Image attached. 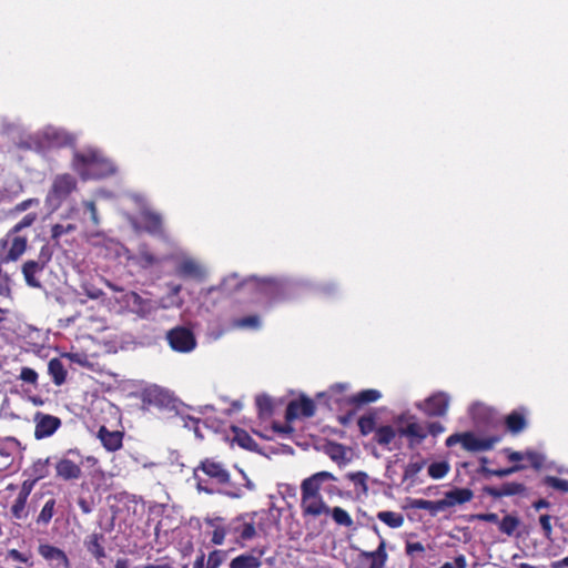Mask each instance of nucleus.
Wrapping results in <instances>:
<instances>
[{
    "mask_svg": "<svg viewBox=\"0 0 568 568\" xmlns=\"http://www.w3.org/2000/svg\"><path fill=\"white\" fill-rule=\"evenodd\" d=\"M337 478L329 471L322 470L304 478L301 483V513L304 519H317L321 516H331L338 526L351 528L354 525L352 516L342 507H329L324 500L321 490L328 496H342V490L334 484Z\"/></svg>",
    "mask_w": 568,
    "mask_h": 568,
    "instance_id": "nucleus-1",
    "label": "nucleus"
},
{
    "mask_svg": "<svg viewBox=\"0 0 568 568\" xmlns=\"http://www.w3.org/2000/svg\"><path fill=\"white\" fill-rule=\"evenodd\" d=\"M195 487L199 493L207 495L222 494L230 498H240L243 489L231 481V474L221 462L205 458L193 470Z\"/></svg>",
    "mask_w": 568,
    "mask_h": 568,
    "instance_id": "nucleus-2",
    "label": "nucleus"
},
{
    "mask_svg": "<svg viewBox=\"0 0 568 568\" xmlns=\"http://www.w3.org/2000/svg\"><path fill=\"white\" fill-rule=\"evenodd\" d=\"M272 524V515L268 510L248 511L232 518L227 523L226 531L230 540L243 548L247 541L257 536L258 531L267 535Z\"/></svg>",
    "mask_w": 568,
    "mask_h": 568,
    "instance_id": "nucleus-3",
    "label": "nucleus"
},
{
    "mask_svg": "<svg viewBox=\"0 0 568 568\" xmlns=\"http://www.w3.org/2000/svg\"><path fill=\"white\" fill-rule=\"evenodd\" d=\"M72 168L87 179H101L115 173L113 163L95 149L78 151L73 155Z\"/></svg>",
    "mask_w": 568,
    "mask_h": 568,
    "instance_id": "nucleus-4",
    "label": "nucleus"
},
{
    "mask_svg": "<svg viewBox=\"0 0 568 568\" xmlns=\"http://www.w3.org/2000/svg\"><path fill=\"white\" fill-rule=\"evenodd\" d=\"M500 440L497 436H489L485 438L477 437L471 432L456 433L450 435L446 439V446L452 447L457 443L462 444V447L470 453L487 452L494 448V446Z\"/></svg>",
    "mask_w": 568,
    "mask_h": 568,
    "instance_id": "nucleus-5",
    "label": "nucleus"
},
{
    "mask_svg": "<svg viewBox=\"0 0 568 568\" xmlns=\"http://www.w3.org/2000/svg\"><path fill=\"white\" fill-rule=\"evenodd\" d=\"M143 407L158 408L160 410H175L176 398L168 389L158 385H152L143 389L141 395Z\"/></svg>",
    "mask_w": 568,
    "mask_h": 568,
    "instance_id": "nucleus-6",
    "label": "nucleus"
},
{
    "mask_svg": "<svg viewBox=\"0 0 568 568\" xmlns=\"http://www.w3.org/2000/svg\"><path fill=\"white\" fill-rule=\"evenodd\" d=\"M28 248V239L20 234H11L8 231L0 240V263L17 262Z\"/></svg>",
    "mask_w": 568,
    "mask_h": 568,
    "instance_id": "nucleus-7",
    "label": "nucleus"
},
{
    "mask_svg": "<svg viewBox=\"0 0 568 568\" xmlns=\"http://www.w3.org/2000/svg\"><path fill=\"white\" fill-rule=\"evenodd\" d=\"M77 189V180L69 173L58 174L47 195V203L58 207Z\"/></svg>",
    "mask_w": 568,
    "mask_h": 568,
    "instance_id": "nucleus-8",
    "label": "nucleus"
},
{
    "mask_svg": "<svg viewBox=\"0 0 568 568\" xmlns=\"http://www.w3.org/2000/svg\"><path fill=\"white\" fill-rule=\"evenodd\" d=\"M81 454L80 450L69 449L65 455L60 458L55 464V475L57 477L68 481V480H77L81 477Z\"/></svg>",
    "mask_w": 568,
    "mask_h": 568,
    "instance_id": "nucleus-9",
    "label": "nucleus"
},
{
    "mask_svg": "<svg viewBox=\"0 0 568 568\" xmlns=\"http://www.w3.org/2000/svg\"><path fill=\"white\" fill-rule=\"evenodd\" d=\"M387 558L386 542L382 539L374 551L358 550L352 559L351 568H385Z\"/></svg>",
    "mask_w": 568,
    "mask_h": 568,
    "instance_id": "nucleus-10",
    "label": "nucleus"
},
{
    "mask_svg": "<svg viewBox=\"0 0 568 568\" xmlns=\"http://www.w3.org/2000/svg\"><path fill=\"white\" fill-rule=\"evenodd\" d=\"M165 339L170 347L178 353H190L196 347L194 333L185 326H175L169 329Z\"/></svg>",
    "mask_w": 568,
    "mask_h": 568,
    "instance_id": "nucleus-11",
    "label": "nucleus"
},
{
    "mask_svg": "<svg viewBox=\"0 0 568 568\" xmlns=\"http://www.w3.org/2000/svg\"><path fill=\"white\" fill-rule=\"evenodd\" d=\"M34 437L43 439L52 436L61 426V419L57 416L37 412L34 414Z\"/></svg>",
    "mask_w": 568,
    "mask_h": 568,
    "instance_id": "nucleus-12",
    "label": "nucleus"
},
{
    "mask_svg": "<svg viewBox=\"0 0 568 568\" xmlns=\"http://www.w3.org/2000/svg\"><path fill=\"white\" fill-rule=\"evenodd\" d=\"M315 403L305 396H302L298 400H291L285 410V419L287 423L302 417H312L315 415Z\"/></svg>",
    "mask_w": 568,
    "mask_h": 568,
    "instance_id": "nucleus-13",
    "label": "nucleus"
},
{
    "mask_svg": "<svg viewBox=\"0 0 568 568\" xmlns=\"http://www.w3.org/2000/svg\"><path fill=\"white\" fill-rule=\"evenodd\" d=\"M473 496L474 494L469 488H454L445 493L444 498L438 501L436 507H434L433 504L428 501V509H438L463 505L470 501Z\"/></svg>",
    "mask_w": 568,
    "mask_h": 568,
    "instance_id": "nucleus-14",
    "label": "nucleus"
},
{
    "mask_svg": "<svg viewBox=\"0 0 568 568\" xmlns=\"http://www.w3.org/2000/svg\"><path fill=\"white\" fill-rule=\"evenodd\" d=\"M483 491L490 497L503 498L524 494L526 491V486L521 483L509 481L504 483L500 487L485 486Z\"/></svg>",
    "mask_w": 568,
    "mask_h": 568,
    "instance_id": "nucleus-15",
    "label": "nucleus"
},
{
    "mask_svg": "<svg viewBox=\"0 0 568 568\" xmlns=\"http://www.w3.org/2000/svg\"><path fill=\"white\" fill-rule=\"evenodd\" d=\"M405 552L409 557V568H426V550L420 541L406 540Z\"/></svg>",
    "mask_w": 568,
    "mask_h": 568,
    "instance_id": "nucleus-16",
    "label": "nucleus"
},
{
    "mask_svg": "<svg viewBox=\"0 0 568 568\" xmlns=\"http://www.w3.org/2000/svg\"><path fill=\"white\" fill-rule=\"evenodd\" d=\"M98 438L108 452H116L122 448L123 433L119 430H109L102 425L98 430Z\"/></svg>",
    "mask_w": 568,
    "mask_h": 568,
    "instance_id": "nucleus-17",
    "label": "nucleus"
},
{
    "mask_svg": "<svg viewBox=\"0 0 568 568\" xmlns=\"http://www.w3.org/2000/svg\"><path fill=\"white\" fill-rule=\"evenodd\" d=\"M204 523L207 527L212 528L211 532V542L213 545H223L226 537L229 536V531H226L227 524L224 523V518L222 517H214L210 518L206 517L204 519Z\"/></svg>",
    "mask_w": 568,
    "mask_h": 568,
    "instance_id": "nucleus-18",
    "label": "nucleus"
},
{
    "mask_svg": "<svg viewBox=\"0 0 568 568\" xmlns=\"http://www.w3.org/2000/svg\"><path fill=\"white\" fill-rule=\"evenodd\" d=\"M382 397V394L377 389L368 388L361 390L346 398V404L353 406L355 409L361 408L364 405L375 403Z\"/></svg>",
    "mask_w": 568,
    "mask_h": 568,
    "instance_id": "nucleus-19",
    "label": "nucleus"
},
{
    "mask_svg": "<svg viewBox=\"0 0 568 568\" xmlns=\"http://www.w3.org/2000/svg\"><path fill=\"white\" fill-rule=\"evenodd\" d=\"M142 227L152 235H161L163 233V221L160 214L145 211L141 214Z\"/></svg>",
    "mask_w": 568,
    "mask_h": 568,
    "instance_id": "nucleus-20",
    "label": "nucleus"
},
{
    "mask_svg": "<svg viewBox=\"0 0 568 568\" xmlns=\"http://www.w3.org/2000/svg\"><path fill=\"white\" fill-rule=\"evenodd\" d=\"M257 288L271 301L275 302L284 297V285L276 280H263L257 283Z\"/></svg>",
    "mask_w": 568,
    "mask_h": 568,
    "instance_id": "nucleus-21",
    "label": "nucleus"
},
{
    "mask_svg": "<svg viewBox=\"0 0 568 568\" xmlns=\"http://www.w3.org/2000/svg\"><path fill=\"white\" fill-rule=\"evenodd\" d=\"M38 552L45 560H55L62 564L64 568H69L70 566V561L67 554L55 546L49 544H41L38 547Z\"/></svg>",
    "mask_w": 568,
    "mask_h": 568,
    "instance_id": "nucleus-22",
    "label": "nucleus"
},
{
    "mask_svg": "<svg viewBox=\"0 0 568 568\" xmlns=\"http://www.w3.org/2000/svg\"><path fill=\"white\" fill-rule=\"evenodd\" d=\"M449 397L445 393H436L428 397V416H444L448 409Z\"/></svg>",
    "mask_w": 568,
    "mask_h": 568,
    "instance_id": "nucleus-23",
    "label": "nucleus"
},
{
    "mask_svg": "<svg viewBox=\"0 0 568 568\" xmlns=\"http://www.w3.org/2000/svg\"><path fill=\"white\" fill-rule=\"evenodd\" d=\"M264 555V550H258V555L255 556L252 552L242 554L233 558L230 562V568H260L262 566L261 557Z\"/></svg>",
    "mask_w": 568,
    "mask_h": 568,
    "instance_id": "nucleus-24",
    "label": "nucleus"
},
{
    "mask_svg": "<svg viewBox=\"0 0 568 568\" xmlns=\"http://www.w3.org/2000/svg\"><path fill=\"white\" fill-rule=\"evenodd\" d=\"M505 426L514 435L521 433L527 427L525 410L516 409L509 413L505 418Z\"/></svg>",
    "mask_w": 568,
    "mask_h": 568,
    "instance_id": "nucleus-25",
    "label": "nucleus"
},
{
    "mask_svg": "<svg viewBox=\"0 0 568 568\" xmlns=\"http://www.w3.org/2000/svg\"><path fill=\"white\" fill-rule=\"evenodd\" d=\"M44 268L36 263L34 260L26 261L22 265V274L28 286L33 288H40L41 282L36 277L38 273H41Z\"/></svg>",
    "mask_w": 568,
    "mask_h": 568,
    "instance_id": "nucleus-26",
    "label": "nucleus"
},
{
    "mask_svg": "<svg viewBox=\"0 0 568 568\" xmlns=\"http://www.w3.org/2000/svg\"><path fill=\"white\" fill-rule=\"evenodd\" d=\"M57 513V499L50 496L43 504L36 523L39 526H48Z\"/></svg>",
    "mask_w": 568,
    "mask_h": 568,
    "instance_id": "nucleus-27",
    "label": "nucleus"
},
{
    "mask_svg": "<svg viewBox=\"0 0 568 568\" xmlns=\"http://www.w3.org/2000/svg\"><path fill=\"white\" fill-rule=\"evenodd\" d=\"M48 373L52 377L54 385L61 386L65 383L68 373L60 358L54 357L49 361Z\"/></svg>",
    "mask_w": 568,
    "mask_h": 568,
    "instance_id": "nucleus-28",
    "label": "nucleus"
},
{
    "mask_svg": "<svg viewBox=\"0 0 568 568\" xmlns=\"http://www.w3.org/2000/svg\"><path fill=\"white\" fill-rule=\"evenodd\" d=\"M123 302L132 310V312L139 315H144L148 312V302L133 291L123 295Z\"/></svg>",
    "mask_w": 568,
    "mask_h": 568,
    "instance_id": "nucleus-29",
    "label": "nucleus"
},
{
    "mask_svg": "<svg viewBox=\"0 0 568 568\" xmlns=\"http://www.w3.org/2000/svg\"><path fill=\"white\" fill-rule=\"evenodd\" d=\"M232 432L234 434L233 440L240 447L253 450L257 446L256 442L252 438V436L246 430H244L237 426H232Z\"/></svg>",
    "mask_w": 568,
    "mask_h": 568,
    "instance_id": "nucleus-30",
    "label": "nucleus"
},
{
    "mask_svg": "<svg viewBox=\"0 0 568 568\" xmlns=\"http://www.w3.org/2000/svg\"><path fill=\"white\" fill-rule=\"evenodd\" d=\"M103 535L101 534H92L89 540L85 542L87 549L91 552L95 558L100 559L105 556L104 547L102 546Z\"/></svg>",
    "mask_w": 568,
    "mask_h": 568,
    "instance_id": "nucleus-31",
    "label": "nucleus"
},
{
    "mask_svg": "<svg viewBox=\"0 0 568 568\" xmlns=\"http://www.w3.org/2000/svg\"><path fill=\"white\" fill-rule=\"evenodd\" d=\"M396 436V430L389 426H381L375 430L374 439L382 446L389 445Z\"/></svg>",
    "mask_w": 568,
    "mask_h": 568,
    "instance_id": "nucleus-32",
    "label": "nucleus"
},
{
    "mask_svg": "<svg viewBox=\"0 0 568 568\" xmlns=\"http://www.w3.org/2000/svg\"><path fill=\"white\" fill-rule=\"evenodd\" d=\"M255 404L258 412L260 418H268L273 414V400L267 395H258L255 398Z\"/></svg>",
    "mask_w": 568,
    "mask_h": 568,
    "instance_id": "nucleus-33",
    "label": "nucleus"
},
{
    "mask_svg": "<svg viewBox=\"0 0 568 568\" xmlns=\"http://www.w3.org/2000/svg\"><path fill=\"white\" fill-rule=\"evenodd\" d=\"M376 517L382 523H384L385 525H387L390 528H398L404 523L403 515L399 513H395V511H389V510L379 511V513H377Z\"/></svg>",
    "mask_w": 568,
    "mask_h": 568,
    "instance_id": "nucleus-34",
    "label": "nucleus"
},
{
    "mask_svg": "<svg viewBox=\"0 0 568 568\" xmlns=\"http://www.w3.org/2000/svg\"><path fill=\"white\" fill-rule=\"evenodd\" d=\"M399 436L409 437L412 442H420L424 438L419 424L412 422L405 426L398 427Z\"/></svg>",
    "mask_w": 568,
    "mask_h": 568,
    "instance_id": "nucleus-35",
    "label": "nucleus"
},
{
    "mask_svg": "<svg viewBox=\"0 0 568 568\" xmlns=\"http://www.w3.org/2000/svg\"><path fill=\"white\" fill-rule=\"evenodd\" d=\"M426 460L423 458H418L417 460H410L404 471V480L410 481V485L414 484L417 475L425 467Z\"/></svg>",
    "mask_w": 568,
    "mask_h": 568,
    "instance_id": "nucleus-36",
    "label": "nucleus"
},
{
    "mask_svg": "<svg viewBox=\"0 0 568 568\" xmlns=\"http://www.w3.org/2000/svg\"><path fill=\"white\" fill-rule=\"evenodd\" d=\"M325 453L329 456V458L338 464L346 462V449L342 444L338 443H328L325 446Z\"/></svg>",
    "mask_w": 568,
    "mask_h": 568,
    "instance_id": "nucleus-37",
    "label": "nucleus"
},
{
    "mask_svg": "<svg viewBox=\"0 0 568 568\" xmlns=\"http://www.w3.org/2000/svg\"><path fill=\"white\" fill-rule=\"evenodd\" d=\"M357 425L359 428V433L363 436L369 435L371 433H373L377 429L376 428V414L369 413V414H366V415L359 417Z\"/></svg>",
    "mask_w": 568,
    "mask_h": 568,
    "instance_id": "nucleus-38",
    "label": "nucleus"
},
{
    "mask_svg": "<svg viewBox=\"0 0 568 568\" xmlns=\"http://www.w3.org/2000/svg\"><path fill=\"white\" fill-rule=\"evenodd\" d=\"M28 503V498L17 496L13 504L11 505L10 511L14 519L21 520L28 517V511L26 510Z\"/></svg>",
    "mask_w": 568,
    "mask_h": 568,
    "instance_id": "nucleus-39",
    "label": "nucleus"
},
{
    "mask_svg": "<svg viewBox=\"0 0 568 568\" xmlns=\"http://www.w3.org/2000/svg\"><path fill=\"white\" fill-rule=\"evenodd\" d=\"M499 530L507 536L514 535L515 530L520 525L518 517L513 515H506L499 523Z\"/></svg>",
    "mask_w": 568,
    "mask_h": 568,
    "instance_id": "nucleus-40",
    "label": "nucleus"
},
{
    "mask_svg": "<svg viewBox=\"0 0 568 568\" xmlns=\"http://www.w3.org/2000/svg\"><path fill=\"white\" fill-rule=\"evenodd\" d=\"M77 226L74 224H54L51 227V239L54 241L55 245H60V239L62 235L74 232Z\"/></svg>",
    "mask_w": 568,
    "mask_h": 568,
    "instance_id": "nucleus-41",
    "label": "nucleus"
},
{
    "mask_svg": "<svg viewBox=\"0 0 568 568\" xmlns=\"http://www.w3.org/2000/svg\"><path fill=\"white\" fill-rule=\"evenodd\" d=\"M525 466L524 465H513L508 468H500V469H490V468H487V467H481V471L483 474L485 475H489V476H496V477H506V476H509L516 471H519L521 469H524Z\"/></svg>",
    "mask_w": 568,
    "mask_h": 568,
    "instance_id": "nucleus-42",
    "label": "nucleus"
},
{
    "mask_svg": "<svg viewBox=\"0 0 568 568\" xmlns=\"http://www.w3.org/2000/svg\"><path fill=\"white\" fill-rule=\"evenodd\" d=\"M544 485L547 487H550L555 490H558L560 493L567 494L568 493V480L564 478H559L556 476H546L544 478Z\"/></svg>",
    "mask_w": 568,
    "mask_h": 568,
    "instance_id": "nucleus-43",
    "label": "nucleus"
},
{
    "mask_svg": "<svg viewBox=\"0 0 568 568\" xmlns=\"http://www.w3.org/2000/svg\"><path fill=\"white\" fill-rule=\"evenodd\" d=\"M233 326L236 328H252L260 327V317L257 315H248L233 321Z\"/></svg>",
    "mask_w": 568,
    "mask_h": 568,
    "instance_id": "nucleus-44",
    "label": "nucleus"
},
{
    "mask_svg": "<svg viewBox=\"0 0 568 568\" xmlns=\"http://www.w3.org/2000/svg\"><path fill=\"white\" fill-rule=\"evenodd\" d=\"M449 470V465L446 462L433 463L428 466V476L439 479L443 478Z\"/></svg>",
    "mask_w": 568,
    "mask_h": 568,
    "instance_id": "nucleus-45",
    "label": "nucleus"
},
{
    "mask_svg": "<svg viewBox=\"0 0 568 568\" xmlns=\"http://www.w3.org/2000/svg\"><path fill=\"white\" fill-rule=\"evenodd\" d=\"M551 519H552V517L550 515L544 514V515L539 516V520H538L545 539H547L549 541L554 540Z\"/></svg>",
    "mask_w": 568,
    "mask_h": 568,
    "instance_id": "nucleus-46",
    "label": "nucleus"
},
{
    "mask_svg": "<svg viewBox=\"0 0 568 568\" xmlns=\"http://www.w3.org/2000/svg\"><path fill=\"white\" fill-rule=\"evenodd\" d=\"M176 273L180 276H194L199 273V266L193 261L186 260L179 264Z\"/></svg>",
    "mask_w": 568,
    "mask_h": 568,
    "instance_id": "nucleus-47",
    "label": "nucleus"
},
{
    "mask_svg": "<svg viewBox=\"0 0 568 568\" xmlns=\"http://www.w3.org/2000/svg\"><path fill=\"white\" fill-rule=\"evenodd\" d=\"M37 220V213H28L22 217L21 221H19L17 224H14L9 231H11V234H19L23 229L31 226Z\"/></svg>",
    "mask_w": 568,
    "mask_h": 568,
    "instance_id": "nucleus-48",
    "label": "nucleus"
},
{
    "mask_svg": "<svg viewBox=\"0 0 568 568\" xmlns=\"http://www.w3.org/2000/svg\"><path fill=\"white\" fill-rule=\"evenodd\" d=\"M138 260L139 263L144 267L155 265L160 262L159 258L146 248L140 250Z\"/></svg>",
    "mask_w": 568,
    "mask_h": 568,
    "instance_id": "nucleus-49",
    "label": "nucleus"
},
{
    "mask_svg": "<svg viewBox=\"0 0 568 568\" xmlns=\"http://www.w3.org/2000/svg\"><path fill=\"white\" fill-rule=\"evenodd\" d=\"M224 551L213 550L209 554L205 568H219L224 560Z\"/></svg>",
    "mask_w": 568,
    "mask_h": 568,
    "instance_id": "nucleus-50",
    "label": "nucleus"
},
{
    "mask_svg": "<svg viewBox=\"0 0 568 568\" xmlns=\"http://www.w3.org/2000/svg\"><path fill=\"white\" fill-rule=\"evenodd\" d=\"M346 477L355 485L363 488L364 491L367 490V474L364 471L348 473Z\"/></svg>",
    "mask_w": 568,
    "mask_h": 568,
    "instance_id": "nucleus-51",
    "label": "nucleus"
},
{
    "mask_svg": "<svg viewBox=\"0 0 568 568\" xmlns=\"http://www.w3.org/2000/svg\"><path fill=\"white\" fill-rule=\"evenodd\" d=\"M19 378L22 382L34 385V386L38 384V373L33 368H30V367H22Z\"/></svg>",
    "mask_w": 568,
    "mask_h": 568,
    "instance_id": "nucleus-52",
    "label": "nucleus"
},
{
    "mask_svg": "<svg viewBox=\"0 0 568 568\" xmlns=\"http://www.w3.org/2000/svg\"><path fill=\"white\" fill-rule=\"evenodd\" d=\"M52 255H53V252H52L51 247L48 244H45L41 247L38 258L34 261H36V263H38L40 266H42L44 268L47 266V264L51 261Z\"/></svg>",
    "mask_w": 568,
    "mask_h": 568,
    "instance_id": "nucleus-53",
    "label": "nucleus"
},
{
    "mask_svg": "<svg viewBox=\"0 0 568 568\" xmlns=\"http://www.w3.org/2000/svg\"><path fill=\"white\" fill-rule=\"evenodd\" d=\"M10 295V277L8 274H4L2 277H0V296L9 297Z\"/></svg>",
    "mask_w": 568,
    "mask_h": 568,
    "instance_id": "nucleus-54",
    "label": "nucleus"
},
{
    "mask_svg": "<svg viewBox=\"0 0 568 568\" xmlns=\"http://www.w3.org/2000/svg\"><path fill=\"white\" fill-rule=\"evenodd\" d=\"M525 456L534 468L538 469L541 467L542 456L540 454L536 452H527Z\"/></svg>",
    "mask_w": 568,
    "mask_h": 568,
    "instance_id": "nucleus-55",
    "label": "nucleus"
},
{
    "mask_svg": "<svg viewBox=\"0 0 568 568\" xmlns=\"http://www.w3.org/2000/svg\"><path fill=\"white\" fill-rule=\"evenodd\" d=\"M84 292H85V295L91 300H99L104 295L102 290H100L93 285L84 286Z\"/></svg>",
    "mask_w": 568,
    "mask_h": 568,
    "instance_id": "nucleus-56",
    "label": "nucleus"
},
{
    "mask_svg": "<svg viewBox=\"0 0 568 568\" xmlns=\"http://www.w3.org/2000/svg\"><path fill=\"white\" fill-rule=\"evenodd\" d=\"M476 518L480 521H487V523H493V524L499 523V517L495 513L478 514V515H476Z\"/></svg>",
    "mask_w": 568,
    "mask_h": 568,
    "instance_id": "nucleus-57",
    "label": "nucleus"
},
{
    "mask_svg": "<svg viewBox=\"0 0 568 568\" xmlns=\"http://www.w3.org/2000/svg\"><path fill=\"white\" fill-rule=\"evenodd\" d=\"M8 556L11 559L19 561V562H23V564L29 562V558L24 554H22L21 551L17 550V549L8 550Z\"/></svg>",
    "mask_w": 568,
    "mask_h": 568,
    "instance_id": "nucleus-58",
    "label": "nucleus"
},
{
    "mask_svg": "<svg viewBox=\"0 0 568 568\" xmlns=\"http://www.w3.org/2000/svg\"><path fill=\"white\" fill-rule=\"evenodd\" d=\"M445 430L444 426L439 422L428 423V435L437 436Z\"/></svg>",
    "mask_w": 568,
    "mask_h": 568,
    "instance_id": "nucleus-59",
    "label": "nucleus"
},
{
    "mask_svg": "<svg viewBox=\"0 0 568 568\" xmlns=\"http://www.w3.org/2000/svg\"><path fill=\"white\" fill-rule=\"evenodd\" d=\"M32 487H33V483L32 481L24 480L22 483V485H21V488H20V491H19L18 496L29 498V496L31 494V490H32Z\"/></svg>",
    "mask_w": 568,
    "mask_h": 568,
    "instance_id": "nucleus-60",
    "label": "nucleus"
},
{
    "mask_svg": "<svg viewBox=\"0 0 568 568\" xmlns=\"http://www.w3.org/2000/svg\"><path fill=\"white\" fill-rule=\"evenodd\" d=\"M407 509H426V499H409L406 506Z\"/></svg>",
    "mask_w": 568,
    "mask_h": 568,
    "instance_id": "nucleus-61",
    "label": "nucleus"
},
{
    "mask_svg": "<svg viewBox=\"0 0 568 568\" xmlns=\"http://www.w3.org/2000/svg\"><path fill=\"white\" fill-rule=\"evenodd\" d=\"M32 204H38V200L37 199L24 200V201L18 203L16 205L14 210L17 212H23V211L28 210Z\"/></svg>",
    "mask_w": 568,
    "mask_h": 568,
    "instance_id": "nucleus-62",
    "label": "nucleus"
},
{
    "mask_svg": "<svg viewBox=\"0 0 568 568\" xmlns=\"http://www.w3.org/2000/svg\"><path fill=\"white\" fill-rule=\"evenodd\" d=\"M273 430L278 433V434H290L293 432V427L288 424L286 425H281L278 423H273V426H272Z\"/></svg>",
    "mask_w": 568,
    "mask_h": 568,
    "instance_id": "nucleus-63",
    "label": "nucleus"
},
{
    "mask_svg": "<svg viewBox=\"0 0 568 568\" xmlns=\"http://www.w3.org/2000/svg\"><path fill=\"white\" fill-rule=\"evenodd\" d=\"M450 565L454 568H466L467 567V561H466V558H465L464 555H459V556L454 558V561H452Z\"/></svg>",
    "mask_w": 568,
    "mask_h": 568,
    "instance_id": "nucleus-64",
    "label": "nucleus"
}]
</instances>
